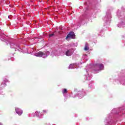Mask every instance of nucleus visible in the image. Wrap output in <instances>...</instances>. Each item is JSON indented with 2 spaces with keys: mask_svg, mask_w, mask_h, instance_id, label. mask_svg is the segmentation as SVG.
I'll list each match as a JSON object with an SVG mask.
<instances>
[{
  "mask_svg": "<svg viewBox=\"0 0 125 125\" xmlns=\"http://www.w3.org/2000/svg\"><path fill=\"white\" fill-rule=\"evenodd\" d=\"M75 35L74 32H71L67 35L65 40H67V39H75Z\"/></svg>",
  "mask_w": 125,
  "mask_h": 125,
  "instance_id": "f257e3e1",
  "label": "nucleus"
},
{
  "mask_svg": "<svg viewBox=\"0 0 125 125\" xmlns=\"http://www.w3.org/2000/svg\"><path fill=\"white\" fill-rule=\"evenodd\" d=\"M16 112L19 116H21L23 114V110L19 108H16L15 109Z\"/></svg>",
  "mask_w": 125,
  "mask_h": 125,
  "instance_id": "f03ea898",
  "label": "nucleus"
},
{
  "mask_svg": "<svg viewBox=\"0 0 125 125\" xmlns=\"http://www.w3.org/2000/svg\"><path fill=\"white\" fill-rule=\"evenodd\" d=\"M43 55H44V53L42 52H39L35 54L37 57H42Z\"/></svg>",
  "mask_w": 125,
  "mask_h": 125,
  "instance_id": "7ed1b4c3",
  "label": "nucleus"
},
{
  "mask_svg": "<svg viewBox=\"0 0 125 125\" xmlns=\"http://www.w3.org/2000/svg\"><path fill=\"white\" fill-rule=\"evenodd\" d=\"M72 53L71 52V51L70 50H68L66 52V56H71V55H72Z\"/></svg>",
  "mask_w": 125,
  "mask_h": 125,
  "instance_id": "20e7f679",
  "label": "nucleus"
},
{
  "mask_svg": "<svg viewBox=\"0 0 125 125\" xmlns=\"http://www.w3.org/2000/svg\"><path fill=\"white\" fill-rule=\"evenodd\" d=\"M99 67L100 68V70H104V65H103V64H102V63L99 64Z\"/></svg>",
  "mask_w": 125,
  "mask_h": 125,
  "instance_id": "39448f33",
  "label": "nucleus"
},
{
  "mask_svg": "<svg viewBox=\"0 0 125 125\" xmlns=\"http://www.w3.org/2000/svg\"><path fill=\"white\" fill-rule=\"evenodd\" d=\"M84 49L85 51H87V50L89 49V47H88L87 46H86V45H85Z\"/></svg>",
  "mask_w": 125,
  "mask_h": 125,
  "instance_id": "423d86ee",
  "label": "nucleus"
},
{
  "mask_svg": "<svg viewBox=\"0 0 125 125\" xmlns=\"http://www.w3.org/2000/svg\"><path fill=\"white\" fill-rule=\"evenodd\" d=\"M54 36V33H52L49 35V38H51L52 37H53Z\"/></svg>",
  "mask_w": 125,
  "mask_h": 125,
  "instance_id": "0eeeda50",
  "label": "nucleus"
},
{
  "mask_svg": "<svg viewBox=\"0 0 125 125\" xmlns=\"http://www.w3.org/2000/svg\"><path fill=\"white\" fill-rule=\"evenodd\" d=\"M64 93H67V89H63V94H64Z\"/></svg>",
  "mask_w": 125,
  "mask_h": 125,
  "instance_id": "6e6552de",
  "label": "nucleus"
},
{
  "mask_svg": "<svg viewBox=\"0 0 125 125\" xmlns=\"http://www.w3.org/2000/svg\"><path fill=\"white\" fill-rule=\"evenodd\" d=\"M42 113L43 114H46V113H47V111H46V110H42Z\"/></svg>",
  "mask_w": 125,
  "mask_h": 125,
  "instance_id": "1a4fd4ad",
  "label": "nucleus"
},
{
  "mask_svg": "<svg viewBox=\"0 0 125 125\" xmlns=\"http://www.w3.org/2000/svg\"><path fill=\"white\" fill-rule=\"evenodd\" d=\"M36 113H37V114H40V112H39L38 111H37V112H36Z\"/></svg>",
  "mask_w": 125,
  "mask_h": 125,
  "instance_id": "9d476101",
  "label": "nucleus"
},
{
  "mask_svg": "<svg viewBox=\"0 0 125 125\" xmlns=\"http://www.w3.org/2000/svg\"><path fill=\"white\" fill-rule=\"evenodd\" d=\"M0 125H2V124H1V123H0Z\"/></svg>",
  "mask_w": 125,
  "mask_h": 125,
  "instance_id": "9b49d317",
  "label": "nucleus"
},
{
  "mask_svg": "<svg viewBox=\"0 0 125 125\" xmlns=\"http://www.w3.org/2000/svg\"><path fill=\"white\" fill-rule=\"evenodd\" d=\"M4 84H5V85H6V84H5V83H4Z\"/></svg>",
  "mask_w": 125,
  "mask_h": 125,
  "instance_id": "f8f14e48",
  "label": "nucleus"
}]
</instances>
